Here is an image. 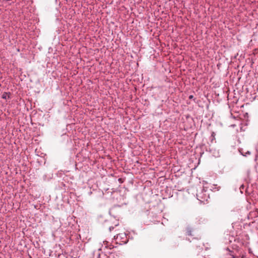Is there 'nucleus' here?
Here are the masks:
<instances>
[{
    "label": "nucleus",
    "mask_w": 258,
    "mask_h": 258,
    "mask_svg": "<svg viewBox=\"0 0 258 258\" xmlns=\"http://www.w3.org/2000/svg\"><path fill=\"white\" fill-rule=\"evenodd\" d=\"M188 235H191V231H189V232H188Z\"/></svg>",
    "instance_id": "obj_3"
},
{
    "label": "nucleus",
    "mask_w": 258,
    "mask_h": 258,
    "mask_svg": "<svg viewBox=\"0 0 258 258\" xmlns=\"http://www.w3.org/2000/svg\"><path fill=\"white\" fill-rule=\"evenodd\" d=\"M112 229H113V227H112V228H111V227H110V228H109V231H111V230H112Z\"/></svg>",
    "instance_id": "obj_4"
},
{
    "label": "nucleus",
    "mask_w": 258,
    "mask_h": 258,
    "mask_svg": "<svg viewBox=\"0 0 258 258\" xmlns=\"http://www.w3.org/2000/svg\"><path fill=\"white\" fill-rule=\"evenodd\" d=\"M193 97V96L191 95L189 96V98H192Z\"/></svg>",
    "instance_id": "obj_5"
},
{
    "label": "nucleus",
    "mask_w": 258,
    "mask_h": 258,
    "mask_svg": "<svg viewBox=\"0 0 258 258\" xmlns=\"http://www.w3.org/2000/svg\"><path fill=\"white\" fill-rule=\"evenodd\" d=\"M7 97H9V94L6 92L4 93L2 95V98L3 99H7Z\"/></svg>",
    "instance_id": "obj_1"
},
{
    "label": "nucleus",
    "mask_w": 258,
    "mask_h": 258,
    "mask_svg": "<svg viewBox=\"0 0 258 258\" xmlns=\"http://www.w3.org/2000/svg\"><path fill=\"white\" fill-rule=\"evenodd\" d=\"M119 236V234H116V236H114V238L117 239Z\"/></svg>",
    "instance_id": "obj_2"
}]
</instances>
